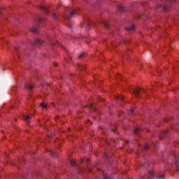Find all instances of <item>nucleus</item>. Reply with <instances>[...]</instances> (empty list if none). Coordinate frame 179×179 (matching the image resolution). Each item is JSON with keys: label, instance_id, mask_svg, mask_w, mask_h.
Masks as SVG:
<instances>
[{"label": "nucleus", "instance_id": "4c0bfd02", "mask_svg": "<svg viewBox=\"0 0 179 179\" xmlns=\"http://www.w3.org/2000/svg\"><path fill=\"white\" fill-rule=\"evenodd\" d=\"M2 14V12H1V10H0V15H1Z\"/></svg>", "mask_w": 179, "mask_h": 179}, {"label": "nucleus", "instance_id": "5701e85b", "mask_svg": "<svg viewBox=\"0 0 179 179\" xmlns=\"http://www.w3.org/2000/svg\"><path fill=\"white\" fill-rule=\"evenodd\" d=\"M85 25L87 26V27H90V25L92 24V22L89 20H87L85 23Z\"/></svg>", "mask_w": 179, "mask_h": 179}, {"label": "nucleus", "instance_id": "b1692460", "mask_svg": "<svg viewBox=\"0 0 179 179\" xmlns=\"http://www.w3.org/2000/svg\"><path fill=\"white\" fill-rule=\"evenodd\" d=\"M31 31H32V33H38V31L37 28L31 29Z\"/></svg>", "mask_w": 179, "mask_h": 179}, {"label": "nucleus", "instance_id": "473e14b6", "mask_svg": "<svg viewBox=\"0 0 179 179\" xmlns=\"http://www.w3.org/2000/svg\"><path fill=\"white\" fill-rule=\"evenodd\" d=\"M106 145H108V146H110V142H108V141H106Z\"/></svg>", "mask_w": 179, "mask_h": 179}, {"label": "nucleus", "instance_id": "9b49d317", "mask_svg": "<svg viewBox=\"0 0 179 179\" xmlns=\"http://www.w3.org/2000/svg\"><path fill=\"white\" fill-rule=\"evenodd\" d=\"M157 179H164V173L163 172H159L157 175Z\"/></svg>", "mask_w": 179, "mask_h": 179}, {"label": "nucleus", "instance_id": "a211bd4d", "mask_svg": "<svg viewBox=\"0 0 179 179\" xmlns=\"http://www.w3.org/2000/svg\"><path fill=\"white\" fill-rule=\"evenodd\" d=\"M70 164L72 167H75V166H77L76 162L73 160L70 161Z\"/></svg>", "mask_w": 179, "mask_h": 179}, {"label": "nucleus", "instance_id": "412c9836", "mask_svg": "<svg viewBox=\"0 0 179 179\" xmlns=\"http://www.w3.org/2000/svg\"><path fill=\"white\" fill-rule=\"evenodd\" d=\"M36 20L39 22V23H41V22H43V20H44V18L40 17V16H38L37 18H36Z\"/></svg>", "mask_w": 179, "mask_h": 179}, {"label": "nucleus", "instance_id": "7ed1b4c3", "mask_svg": "<svg viewBox=\"0 0 179 179\" xmlns=\"http://www.w3.org/2000/svg\"><path fill=\"white\" fill-rule=\"evenodd\" d=\"M48 43L51 45H55V43H58L57 41H55V38L54 36H50L48 38Z\"/></svg>", "mask_w": 179, "mask_h": 179}, {"label": "nucleus", "instance_id": "7c9ffc66", "mask_svg": "<svg viewBox=\"0 0 179 179\" xmlns=\"http://www.w3.org/2000/svg\"><path fill=\"white\" fill-rule=\"evenodd\" d=\"M88 160H89V159H85V160H84V159H81V160H80V163H83L85 161V162H88Z\"/></svg>", "mask_w": 179, "mask_h": 179}, {"label": "nucleus", "instance_id": "4468645a", "mask_svg": "<svg viewBox=\"0 0 179 179\" xmlns=\"http://www.w3.org/2000/svg\"><path fill=\"white\" fill-rule=\"evenodd\" d=\"M134 29H135V26L134 25H131L130 27L126 28V30L127 31H132L134 30Z\"/></svg>", "mask_w": 179, "mask_h": 179}, {"label": "nucleus", "instance_id": "9d476101", "mask_svg": "<svg viewBox=\"0 0 179 179\" xmlns=\"http://www.w3.org/2000/svg\"><path fill=\"white\" fill-rule=\"evenodd\" d=\"M34 87L31 84H25V89H27V90H32Z\"/></svg>", "mask_w": 179, "mask_h": 179}, {"label": "nucleus", "instance_id": "f03ea898", "mask_svg": "<svg viewBox=\"0 0 179 179\" xmlns=\"http://www.w3.org/2000/svg\"><path fill=\"white\" fill-rule=\"evenodd\" d=\"M155 178V175L153 174V172L150 171H148L144 176V179H152Z\"/></svg>", "mask_w": 179, "mask_h": 179}, {"label": "nucleus", "instance_id": "0eeeda50", "mask_svg": "<svg viewBox=\"0 0 179 179\" xmlns=\"http://www.w3.org/2000/svg\"><path fill=\"white\" fill-rule=\"evenodd\" d=\"M39 8L40 9H42L43 12L46 13V15H48L50 13V10L48 9V7L45 6H41Z\"/></svg>", "mask_w": 179, "mask_h": 179}, {"label": "nucleus", "instance_id": "2f4dec72", "mask_svg": "<svg viewBox=\"0 0 179 179\" xmlns=\"http://www.w3.org/2000/svg\"><path fill=\"white\" fill-rule=\"evenodd\" d=\"M51 155H52V156H55V152H51Z\"/></svg>", "mask_w": 179, "mask_h": 179}, {"label": "nucleus", "instance_id": "2eb2a0df", "mask_svg": "<svg viewBox=\"0 0 179 179\" xmlns=\"http://www.w3.org/2000/svg\"><path fill=\"white\" fill-rule=\"evenodd\" d=\"M101 23H102L103 26H104V27L106 29H108V23H107V22H106L104 20H102Z\"/></svg>", "mask_w": 179, "mask_h": 179}, {"label": "nucleus", "instance_id": "f3484780", "mask_svg": "<svg viewBox=\"0 0 179 179\" xmlns=\"http://www.w3.org/2000/svg\"><path fill=\"white\" fill-rule=\"evenodd\" d=\"M164 136H167V131H162L160 138H164Z\"/></svg>", "mask_w": 179, "mask_h": 179}, {"label": "nucleus", "instance_id": "20e7f679", "mask_svg": "<svg viewBox=\"0 0 179 179\" xmlns=\"http://www.w3.org/2000/svg\"><path fill=\"white\" fill-rule=\"evenodd\" d=\"M134 94L136 95V97H141V88L136 87L133 89Z\"/></svg>", "mask_w": 179, "mask_h": 179}, {"label": "nucleus", "instance_id": "c9c22d12", "mask_svg": "<svg viewBox=\"0 0 179 179\" xmlns=\"http://www.w3.org/2000/svg\"><path fill=\"white\" fill-rule=\"evenodd\" d=\"M83 24H85V23H81V27H82V26H83Z\"/></svg>", "mask_w": 179, "mask_h": 179}, {"label": "nucleus", "instance_id": "ddd939ff", "mask_svg": "<svg viewBox=\"0 0 179 179\" xmlns=\"http://www.w3.org/2000/svg\"><path fill=\"white\" fill-rule=\"evenodd\" d=\"M141 167H144V169L149 167V161H145L144 164H141Z\"/></svg>", "mask_w": 179, "mask_h": 179}, {"label": "nucleus", "instance_id": "ea45409f", "mask_svg": "<svg viewBox=\"0 0 179 179\" xmlns=\"http://www.w3.org/2000/svg\"><path fill=\"white\" fill-rule=\"evenodd\" d=\"M98 1H101V0H98Z\"/></svg>", "mask_w": 179, "mask_h": 179}, {"label": "nucleus", "instance_id": "39448f33", "mask_svg": "<svg viewBox=\"0 0 179 179\" xmlns=\"http://www.w3.org/2000/svg\"><path fill=\"white\" fill-rule=\"evenodd\" d=\"M100 173L101 174L104 179H114L113 178V177L107 176V174L103 169L100 170Z\"/></svg>", "mask_w": 179, "mask_h": 179}, {"label": "nucleus", "instance_id": "6ab92c4d", "mask_svg": "<svg viewBox=\"0 0 179 179\" xmlns=\"http://www.w3.org/2000/svg\"><path fill=\"white\" fill-rule=\"evenodd\" d=\"M171 167H173V164L168 162L166 165V169H169V170H171Z\"/></svg>", "mask_w": 179, "mask_h": 179}, {"label": "nucleus", "instance_id": "c85d7f7f", "mask_svg": "<svg viewBox=\"0 0 179 179\" xmlns=\"http://www.w3.org/2000/svg\"><path fill=\"white\" fill-rule=\"evenodd\" d=\"M129 114V115H134V110H130Z\"/></svg>", "mask_w": 179, "mask_h": 179}, {"label": "nucleus", "instance_id": "e433bc0d", "mask_svg": "<svg viewBox=\"0 0 179 179\" xmlns=\"http://www.w3.org/2000/svg\"><path fill=\"white\" fill-rule=\"evenodd\" d=\"M175 159H176V160H178L177 157H176V156H175Z\"/></svg>", "mask_w": 179, "mask_h": 179}, {"label": "nucleus", "instance_id": "72a5a7b5", "mask_svg": "<svg viewBox=\"0 0 179 179\" xmlns=\"http://www.w3.org/2000/svg\"><path fill=\"white\" fill-rule=\"evenodd\" d=\"M105 156H106V159H110V157H108V155H106Z\"/></svg>", "mask_w": 179, "mask_h": 179}, {"label": "nucleus", "instance_id": "f257e3e1", "mask_svg": "<svg viewBox=\"0 0 179 179\" xmlns=\"http://www.w3.org/2000/svg\"><path fill=\"white\" fill-rule=\"evenodd\" d=\"M67 11V14H65L63 17L64 19H69L71 17V16H75V15H79V10H78V9L76 8H72L71 7H69L66 9Z\"/></svg>", "mask_w": 179, "mask_h": 179}, {"label": "nucleus", "instance_id": "dca6fc26", "mask_svg": "<svg viewBox=\"0 0 179 179\" xmlns=\"http://www.w3.org/2000/svg\"><path fill=\"white\" fill-rule=\"evenodd\" d=\"M148 149H149V145L148 144H145L141 147V150H148Z\"/></svg>", "mask_w": 179, "mask_h": 179}, {"label": "nucleus", "instance_id": "aec40b11", "mask_svg": "<svg viewBox=\"0 0 179 179\" xmlns=\"http://www.w3.org/2000/svg\"><path fill=\"white\" fill-rule=\"evenodd\" d=\"M117 9H118L119 12H124V6H118Z\"/></svg>", "mask_w": 179, "mask_h": 179}, {"label": "nucleus", "instance_id": "f8f14e48", "mask_svg": "<svg viewBox=\"0 0 179 179\" xmlns=\"http://www.w3.org/2000/svg\"><path fill=\"white\" fill-rule=\"evenodd\" d=\"M116 100H119L120 101H125V98L123 96L119 95L116 98Z\"/></svg>", "mask_w": 179, "mask_h": 179}, {"label": "nucleus", "instance_id": "1a4fd4ad", "mask_svg": "<svg viewBox=\"0 0 179 179\" xmlns=\"http://www.w3.org/2000/svg\"><path fill=\"white\" fill-rule=\"evenodd\" d=\"M43 43H44V41L41 39L38 38L35 41V44H36L37 45H43Z\"/></svg>", "mask_w": 179, "mask_h": 179}, {"label": "nucleus", "instance_id": "423d86ee", "mask_svg": "<svg viewBox=\"0 0 179 179\" xmlns=\"http://www.w3.org/2000/svg\"><path fill=\"white\" fill-rule=\"evenodd\" d=\"M157 9H161V10H169V7L164 4H159L157 6Z\"/></svg>", "mask_w": 179, "mask_h": 179}, {"label": "nucleus", "instance_id": "58836bf2", "mask_svg": "<svg viewBox=\"0 0 179 179\" xmlns=\"http://www.w3.org/2000/svg\"><path fill=\"white\" fill-rule=\"evenodd\" d=\"M69 27H72V26H71V25H68Z\"/></svg>", "mask_w": 179, "mask_h": 179}, {"label": "nucleus", "instance_id": "a878e982", "mask_svg": "<svg viewBox=\"0 0 179 179\" xmlns=\"http://www.w3.org/2000/svg\"><path fill=\"white\" fill-rule=\"evenodd\" d=\"M41 107H42V108H47V104H45V103H41Z\"/></svg>", "mask_w": 179, "mask_h": 179}, {"label": "nucleus", "instance_id": "f704fd0d", "mask_svg": "<svg viewBox=\"0 0 179 179\" xmlns=\"http://www.w3.org/2000/svg\"><path fill=\"white\" fill-rule=\"evenodd\" d=\"M113 132H114V134H115V129H112Z\"/></svg>", "mask_w": 179, "mask_h": 179}, {"label": "nucleus", "instance_id": "4be33fe9", "mask_svg": "<svg viewBox=\"0 0 179 179\" xmlns=\"http://www.w3.org/2000/svg\"><path fill=\"white\" fill-rule=\"evenodd\" d=\"M24 120L27 122H29V120H30V116L29 115H24Z\"/></svg>", "mask_w": 179, "mask_h": 179}, {"label": "nucleus", "instance_id": "cd10ccee", "mask_svg": "<svg viewBox=\"0 0 179 179\" xmlns=\"http://www.w3.org/2000/svg\"><path fill=\"white\" fill-rule=\"evenodd\" d=\"M94 105L93 103H90V105H89V108H91L92 110H93V108H93V107H94Z\"/></svg>", "mask_w": 179, "mask_h": 179}, {"label": "nucleus", "instance_id": "bb28decb", "mask_svg": "<svg viewBox=\"0 0 179 179\" xmlns=\"http://www.w3.org/2000/svg\"><path fill=\"white\" fill-rule=\"evenodd\" d=\"M78 67H79V68H80V69H81V70L85 69V66H84V65L79 64V65H78Z\"/></svg>", "mask_w": 179, "mask_h": 179}, {"label": "nucleus", "instance_id": "c756f323", "mask_svg": "<svg viewBox=\"0 0 179 179\" xmlns=\"http://www.w3.org/2000/svg\"><path fill=\"white\" fill-rule=\"evenodd\" d=\"M52 17L53 19H57V15H55V13H52Z\"/></svg>", "mask_w": 179, "mask_h": 179}, {"label": "nucleus", "instance_id": "393cba45", "mask_svg": "<svg viewBox=\"0 0 179 179\" xmlns=\"http://www.w3.org/2000/svg\"><path fill=\"white\" fill-rule=\"evenodd\" d=\"M83 57H85V53H80V55H78L79 59H80V58H83Z\"/></svg>", "mask_w": 179, "mask_h": 179}, {"label": "nucleus", "instance_id": "6e6552de", "mask_svg": "<svg viewBox=\"0 0 179 179\" xmlns=\"http://www.w3.org/2000/svg\"><path fill=\"white\" fill-rule=\"evenodd\" d=\"M141 131H142V129L138 127H134V134L135 135H139L141 134Z\"/></svg>", "mask_w": 179, "mask_h": 179}]
</instances>
